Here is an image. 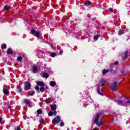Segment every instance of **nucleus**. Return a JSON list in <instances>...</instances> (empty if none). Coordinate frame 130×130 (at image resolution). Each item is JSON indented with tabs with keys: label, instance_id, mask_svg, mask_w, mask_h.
<instances>
[{
	"label": "nucleus",
	"instance_id": "obj_1",
	"mask_svg": "<svg viewBox=\"0 0 130 130\" xmlns=\"http://www.w3.org/2000/svg\"><path fill=\"white\" fill-rule=\"evenodd\" d=\"M102 115V113H100L96 114V116L93 121L94 123L96 124L98 126H101L102 125V122L101 121V119L100 117Z\"/></svg>",
	"mask_w": 130,
	"mask_h": 130
},
{
	"label": "nucleus",
	"instance_id": "obj_2",
	"mask_svg": "<svg viewBox=\"0 0 130 130\" xmlns=\"http://www.w3.org/2000/svg\"><path fill=\"white\" fill-rule=\"evenodd\" d=\"M50 107L51 108V110L52 111H50L48 113L49 116H52V115H54L55 116L57 113V112L55 110H56V105H50ZM54 111V112H52Z\"/></svg>",
	"mask_w": 130,
	"mask_h": 130
},
{
	"label": "nucleus",
	"instance_id": "obj_3",
	"mask_svg": "<svg viewBox=\"0 0 130 130\" xmlns=\"http://www.w3.org/2000/svg\"><path fill=\"white\" fill-rule=\"evenodd\" d=\"M31 89V83L30 82H24V89L25 90H30Z\"/></svg>",
	"mask_w": 130,
	"mask_h": 130
},
{
	"label": "nucleus",
	"instance_id": "obj_4",
	"mask_svg": "<svg viewBox=\"0 0 130 130\" xmlns=\"http://www.w3.org/2000/svg\"><path fill=\"white\" fill-rule=\"evenodd\" d=\"M111 91H114L116 89H117V82L115 81L110 86Z\"/></svg>",
	"mask_w": 130,
	"mask_h": 130
},
{
	"label": "nucleus",
	"instance_id": "obj_5",
	"mask_svg": "<svg viewBox=\"0 0 130 130\" xmlns=\"http://www.w3.org/2000/svg\"><path fill=\"white\" fill-rule=\"evenodd\" d=\"M31 34L34 35V36H36V37H37V38H40V34L35 29H32L31 31Z\"/></svg>",
	"mask_w": 130,
	"mask_h": 130
},
{
	"label": "nucleus",
	"instance_id": "obj_6",
	"mask_svg": "<svg viewBox=\"0 0 130 130\" xmlns=\"http://www.w3.org/2000/svg\"><path fill=\"white\" fill-rule=\"evenodd\" d=\"M55 122H56V123L60 122V117H59V116H56L52 121V123H55Z\"/></svg>",
	"mask_w": 130,
	"mask_h": 130
},
{
	"label": "nucleus",
	"instance_id": "obj_7",
	"mask_svg": "<svg viewBox=\"0 0 130 130\" xmlns=\"http://www.w3.org/2000/svg\"><path fill=\"white\" fill-rule=\"evenodd\" d=\"M97 86V92L99 95H101L102 96H103V93H102V90H101V88H100V84H98L96 85Z\"/></svg>",
	"mask_w": 130,
	"mask_h": 130
},
{
	"label": "nucleus",
	"instance_id": "obj_8",
	"mask_svg": "<svg viewBox=\"0 0 130 130\" xmlns=\"http://www.w3.org/2000/svg\"><path fill=\"white\" fill-rule=\"evenodd\" d=\"M37 85L40 86V87H44L45 86V83L43 82V81H38Z\"/></svg>",
	"mask_w": 130,
	"mask_h": 130
},
{
	"label": "nucleus",
	"instance_id": "obj_9",
	"mask_svg": "<svg viewBox=\"0 0 130 130\" xmlns=\"http://www.w3.org/2000/svg\"><path fill=\"white\" fill-rule=\"evenodd\" d=\"M42 77H43V78H45V79H47L49 78V74H48L47 73H43Z\"/></svg>",
	"mask_w": 130,
	"mask_h": 130
},
{
	"label": "nucleus",
	"instance_id": "obj_10",
	"mask_svg": "<svg viewBox=\"0 0 130 130\" xmlns=\"http://www.w3.org/2000/svg\"><path fill=\"white\" fill-rule=\"evenodd\" d=\"M3 93L7 96H9V95H10V91L6 88L3 90Z\"/></svg>",
	"mask_w": 130,
	"mask_h": 130
},
{
	"label": "nucleus",
	"instance_id": "obj_11",
	"mask_svg": "<svg viewBox=\"0 0 130 130\" xmlns=\"http://www.w3.org/2000/svg\"><path fill=\"white\" fill-rule=\"evenodd\" d=\"M13 50H12V48H9L7 50V54H11L12 55L13 54Z\"/></svg>",
	"mask_w": 130,
	"mask_h": 130
},
{
	"label": "nucleus",
	"instance_id": "obj_12",
	"mask_svg": "<svg viewBox=\"0 0 130 130\" xmlns=\"http://www.w3.org/2000/svg\"><path fill=\"white\" fill-rule=\"evenodd\" d=\"M24 103L26 104V105H27L28 106H30V105H31V103L29 101L25 99L24 100Z\"/></svg>",
	"mask_w": 130,
	"mask_h": 130
},
{
	"label": "nucleus",
	"instance_id": "obj_13",
	"mask_svg": "<svg viewBox=\"0 0 130 130\" xmlns=\"http://www.w3.org/2000/svg\"><path fill=\"white\" fill-rule=\"evenodd\" d=\"M124 33H125V31H124V30H120L118 31V35H119V36H120L121 35H123Z\"/></svg>",
	"mask_w": 130,
	"mask_h": 130
},
{
	"label": "nucleus",
	"instance_id": "obj_14",
	"mask_svg": "<svg viewBox=\"0 0 130 130\" xmlns=\"http://www.w3.org/2000/svg\"><path fill=\"white\" fill-rule=\"evenodd\" d=\"M56 85V83L55 82V81H50V85L51 86V87H55Z\"/></svg>",
	"mask_w": 130,
	"mask_h": 130
},
{
	"label": "nucleus",
	"instance_id": "obj_15",
	"mask_svg": "<svg viewBox=\"0 0 130 130\" xmlns=\"http://www.w3.org/2000/svg\"><path fill=\"white\" fill-rule=\"evenodd\" d=\"M128 56V52L125 51L124 53V56L123 57V60H125V59L127 58Z\"/></svg>",
	"mask_w": 130,
	"mask_h": 130
},
{
	"label": "nucleus",
	"instance_id": "obj_16",
	"mask_svg": "<svg viewBox=\"0 0 130 130\" xmlns=\"http://www.w3.org/2000/svg\"><path fill=\"white\" fill-rule=\"evenodd\" d=\"M32 71L34 73H37V71H38V67H37V66H34L32 67Z\"/></svg>",
	"mask_w": 130,
	"mask_h": 130
},
{
	"label": "nucleus",
	"instance_id": "obj_17",
	"mask_svg": "<svg viewBox=\"0 0 130 130\" xmlns=\"http://www.w3.org/2000/svg\"><path fill=\"white\" fill-rule=\"evenodd\" d=\"M91 3L90 1H86L84 3V5L85 6H90L91 5Z\"/></svg>",
	"mask_w": 130,
	"mask_h": 130
},
{
	"label": "nucleus",
	"instance_id": "obj_18",
	"mask_svg": "<svg viewBox=\"0 0 130 130\" xmlns=\"http://www.w3.org/2000/svg\"><path fill=\"white\" fill-rule=\"evenodd\" d=\"M28 93L29 96H34V94H35V91H32L31 92L28 91Z\"/></svg>",
	"mask_w": 130,
	"mask_h": 130
},
{
	"label": "nucleus",
	"instance_id": "obj_19",
	"mask_svg": "<svg viewBox=\"0 0 130 130\" xmlns=\"http://www.w3.org/2000/svg\"><path fill=\"white\" fill-rule=\"evenodd\" d=\"M1 48L2 49H6V48H7V44H2Z\"/></svg>",
	"mask_w": 130,
	"mask_h": 130
},
{
	"label": "nucleus",
	"instance_id": "obj_20",
	"mask_svg": "<svg viewBox=\"0 0 130 130\" xmlns=\"http://www.w3.org/2000/svg\"><path fill=\"white\" fill-rule=\"evenodd\" d=\"M109 72V70L104 69L103 70V75H105L106 73H108Z\"/></svg>",
	"mask_w": 130,
	"mask_h": 130
},
{
	"label": "nucleus",
	"instance_id": "obj_21",
	"mask_svg": "<svg viewBox=\"0 0 130 130\" xmlns=\"http://www.w3.org/2000/svg\"><path fill=\"white\" fill-rule=\"evenodd\" d=\"M37 115H39V114H41L42 113V110L40 109L37 110Z\"/></svg>",
	"mask_w": 130,
	"mask_h": 130
},
{
	"label": "nucleus",
	"instance_id": "obj_22",
	"mask_svg": "<svg viewBox=\"0 0 130 130\" xmlns=\"http://www.w3.org/2000/svg\"><path fill=\"white\" fill-rule=\"evenodd\" d=\"M10 9H11V7H10V6H5L4 7V10H5L6 11H9Z\"/></svg>",
	"mask_w": 130,
	"mask_h": 130
},
{
	"label": "nucleus",
	"instance_id": "obj_23",
	"mask_svg": "<svg viewBox=\"0 0 130 130\" xmlns=\"http://www.w3.org/2000/svg\"><path fill=\"white\" fill-rule=\"evenodd\" d=\"M100 37V36L99 35H96V36H94V37H93V39L94 40H98L99 38Z\"/></svg>",
	"mask_w": 130,
	"mask_h": 130
},
{
	"label": "nucleus",
	"instance_id": "obj_24",
	"mask_svg": "<svg viewBox=\"0 0 130 130\" xmlns=\"http://www.w3.org/2000/svg\"><path fill=\"white\" fill-rule=\"evenodd\" d=\"M40 91L41 92H44V91H45V88H44V86H42L40 88Z\"/></svg>",
	"mask_w": 130,
	"mask_h": 130
},
{
	"label": "nucleus",
	"instance_id": "obj_25",
	"mask_svg": "<svg viewBox=\"0 0 130 130\" xmlns=\"http://www.w3.org/2000/svg\"><path fill=\"white\" fill-rule=\"evenodd\" d=\"M17 60L18 61H22L23 60V58H22V56H19L17 57Z\"/></svg>",
	"mask_w": 130,
	"mask_h": 130
},
{
	"label": "nucleus",
	"instance_id": "obj_26",
	"mask_svg": "<svg viewBox=\"0 0 130 130\" xmlns=\"http://www.w3.org/2000/svg\"><path fill=\"white\" fill-rule=\"evenodd\" d=\"M51 57H55L56 56V54L55 53H52L50 55Z\"/></svg>",
	"mask_w": 130,
	"mask_h": 130
},
{
	"label": "nucleus",
	"instance_id": "obj_27",
	"mask_svg": "<svg viewBox=\"0 0 130 130\" xmlns=\"http://www.w3.org/2000/svg\"><path fill=\"white\" fill-rule=\"evenodd\" d=\"M35 89L36 90H37V91H39V90H40V88H39V86L38 85L35 87Z\"/></svg>",
	"mask_w": 130,
	"mask_h": 130
},
{
	"label": "nucleus",
	"instance_id": "obj_28",
	"mask_svg": "<svg viewBox=\"0 0 130 130\" xmlns=\"http://www.w3.org/2000/svg\"><path fill=\"white\" fill-rule=\"evenodd\" d=\"M43 122H44V119L42 118V119H40V123H43Z\"/></svg>",
	"mask_w": 130,
	"mask_h": 130
},
{
	"label": "nucleus",
	"instance_id": "obj_29",
	"mask_svg": "<svg viewBox=\"0 0 130 130\" xmlns=\"http://www.w3.org/2000/svg\"><path fill=\"white\" fill-rule=\"evenodd\" d=\"M117 102H118L119 103H121L120 105H123V102H122V101L118 100L117 101Z\"/></svg>",
	"mask_w": 130,
	"mask_h": 130
},
{
	"label": "nucleus",
	"instance_id": "obj_30",
	"mask_svg": "<svg viewBox=\"0 0 130 130\" xmlns=\"http://www.w3.org/2000/svg\"><path fill=\"white\" fill-rule=\"evenodd\" d=\"M113 64L114 66H117V65H118V61L114 62L113 63Z\"/></svg>",
	"mask_w": 130,
	"mask_h": 130
},
{
	"label": "nucleus",
	"instance_id": "obj_31",
	"mask_svg": "<svg viewBox=\"0 0 130 130\" xmlns=\"http://www.w3.org/2000/svg\"><path fill=\"white\" fill-rule=\"evenodd\" d=\"M60 126H64V123L63 122H61V123H60Z\"/></svg>",
	"mask_w": 130,
	"mask_h": 130
},
{
	"label": "nucleus",
	"instance_id": "obj_32",
	"mask_svg": "<svg viewBox=\"0 0 130 130\" xmlns=\"http://www.w3.org/2000/svg\"><path fill=\"white\" fill-rule=\"evenodd\" d=\"M17 88L18 89V92H22V88H19L17 87Z\"/></svg>",
	"mask_w": 130,
	"mask_h": 130
},
{
	"label": "nucleus",
	"instance_id": "obj_33",
	"mask_svg": "<svg viewBox=\"0 0 130 130\" xmlns=\"http://www.w3.org/2000/svg\"><path fill=\"white\" fill-rule=\"evenodd\" d=\"M45 102L47 103V104H48V103H49V101H48V100L47 99L45 100Z\"/></svg>",
	"mask_w": 130,
	"mask_h": 130
},
{
	"label": "nucleus",
	"instance_id": "obj_34",
	"mask_svg": "<svg viewBox=\"0 0 130 130\" xmlns=\"http://www.w3.org/2000/svg\"><path fill=\"white\" fill-rule=\"evenodd\" d=\"M14 130H21V128H19L18 127H15Z\"/></svg>",
	"mask_w": 130,
	"mask_h": 130
},
{
	"label": "nucleus",
	"instance_id": "obj_35",
	"mask_svg": "<svg viewBox=\"0 0 130 130\" xmlns=\"http://www.w3.org/2000/svg\"><path fill=\"white\" fill-rule=\"evenodd\" d=\"M120 73H122V74H123V73H124V69L121 70Z\"/></svg>",
	"mask_w": 130,
	"mask_h": 130
},
{
	"label": "nucleus",
	"instance_id": "obj_36",
	"mask_svg": "<svg viewBox=\"0 0 130 130\" xmlns=\"http://www.w3.org/2000/svg\"><path fill=\"white\" fill-rule=\"evenodd\" d=\"M63 53V51H60L59 52V54L61 55Z\"/></svg>",
	"mask_w": 130,
	"mask_h": 130
},
{
	"label": "nucleus",
	"instance_id": "obj_37",
	"mask_svg": "<svg viewBox=\"0 0 130 130\" xmlns=\"http://www.w3.org/2000/svg\"><path fill=\"white\" fill-rule=\"evenodd\" d=\"M110 12L112 13L113 12V9H112V8H110Z\"/></svg>",
	"mask_w": 130,
	"mask_h": 130
},
{
	"label": "nucleus",
	"instance_id": "obj_38",
	"mask_svg": "<svg viewBox=\"0 0 130 130\" xmlns=\"http://www.w3.org/2000/svg\"><path fill=\"white\" fill-rule=\"evenodd\" d=\"M127 103H128L129 104H130V99L127 100V102H126Z\"/></svg>",
	"mask_w": 130,
	"mask_h": 130
},
{
	"label": "nucleus",
	"instance_id": "obj_39",
	"mask_svg": "<svg viewBox=\"0 0 130 130\" xmlns=\"http://www.w3.org/2000/svg\"><path fill=\"white\" fill-rule=\"evenodd\" d=\"M102 83H106V81L105 80L102 81Z\"/></svg>",
	"mask_w": 130,
	"mask_h": 130
},
{
	"label": "nucleus",
	"instance_id": "obj_40",
	"mask_svg": "<svg viewBox=\"0 0 130 130\" xmlns=\"http://www.w3.org/2000/svg\"><path fill=\"white\" fill-rule=\"evenodd\" d=\"M2 120H3V118L0 117V122H2Z\"/></svg>",
	"mask_w": 130,
	"mask_h": 130
},
{
	"label": "nucleus",
	"instance_id": "obj_41",
	"mask_svg": "<svg viewBox=\"0 0 130 130\" xmlns=\"http://www.w3.org/2000/svg\"><path fill=\"white\" fill-rule=\"evenodd\" d=\"M101 86H102V87H103V86H104V83H102V84H101Z\"/></svg>",
	"mask_w": 130,
	"mask_h": 130
},
{
	"label": "nucleus",
	"instance_id": "obj_42",
	"mask_svg": "<svg viewBox=\"0 0 130 130\" xmlns=\"http://www.w3.org/2000/svg\"><path fill=\"white\" fill-rule=\"evenodd\" d=\"M67 130H70V128H68L67 129Z\"/></svg>",
	"mask_w": 130,
	"mask_h": 130
},
{
	"label": "nucleus",
	"instance_id": "obj_43",
	"mask_svg": "<svg viewBox=\"0 0 130 130\" xmlns=\"http://www.w3.org/2000/svg\"><path fill=\"white\" fill-rule=\"evenodd\" d=\"M115 117H117V115H115Z\"/></svg>",
	"mask_w": 130,
	"mask_h": 130
},
{
	"label": "nucleus",
	"instance_id": "obj_44",
	"mask_svg": "<svg viewBox=\"0 0 130 130\" xmlns=\"http://www.w3.org/2000/svg\"><path fill=\"white\" fill-rule=\"evenodd\" d=\"M39 115H37V116H38Z\"/></svg>",
	"mask_w": 130,
	"mask_h": 130
},
{
	"label": "nucleus",
	"instance_id": "obj_45",
	"mask_svg": "<svg viewBox=\"0 0 130 130\" xmlns=\"http://www.w3.org/2000/svg\"><path fill=\"white\" fill-rule=\"evenodd\" d=\"M112 71H113V69L111 70V72H112Z\"/></svg>",
	"mask_w": 130,
	"mask_h": 130
},
{
	"label": "nucleus",
	"instance_id": "obj_46",
	"mask_svg": "<svg viewBox=\"0 0 130 130\" xmlns=\"http://www.w3.org/2000/svg\"><path fill=\"white\" fill-rule=\"evenodd\" d=\"M47 89H48V87H46Z\"/></svg>",
	"mask_w": 130,
	"mask_h": 130
}]
</instances>
